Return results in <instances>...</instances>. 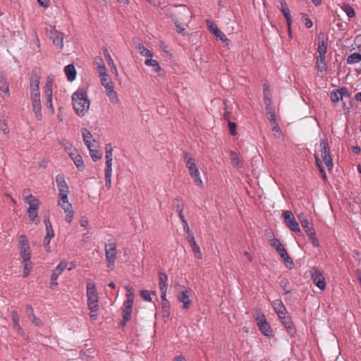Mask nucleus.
Wrapping results in <instances>:
<instances>
[{"mask_svg": "<svg viewBox=\"0 0 361 361\" xmlns=\"http://www.w3.org/2000/svg\"><path fill=\"white\" fill-rule=\"evenodd\" d=\"M73 109L79 116H83L89 110L90 102L85 90L78 89L72 95Z\"/></svg>", "mask_w": 361, "mask_h": 361, "instance_id": "1", "label": "nucleus"}, {"mask_svg": "<svg viewBox=\"0 0 361 361\" xmlns=\"http://www.w3.org/2000/svg\"><path fill=\"white\" fill-rule=\"evenodd\" d=\"M269 244L276 250L281 259H283L286 266L291 269L293 267V262L288 255L287 250L284 248L279 239L276 238H271L269 240Z\"/></svg>", "mask_w": 361, "mask_h": 361, "instance_id": "2", "label": "nucleus"}, {"mask_svg": "<svg viewBox=\"0 0 361 361\" xmlns=\"http://www.w3.org/2000/svg\"><path fill=\"white\" fill-rule=\"evenodd\" d=\"M181 8L177 13H173L171 15V18L172 20L174 22L177 31L180 33L183 32L185 29L183 27V23L185 22V20L188 18L191 13L188 7L185 6H179Z\"/></svg>", "mask_w": 361, "mask_h": 361, "instance_id": "3", "label": "nucleus"}, {"mask_svg": "<svg viewBox=\"0 0 361 361\" xmlns=\"http://www.w3.org/2000/svg\"><path fill=\"white\" fill-rule=\"evenodd\" d=\"M98 294L96 288V284L91 279L87 281V299L88 309H91L92 312L96 310L98 305Z\"/></svg>", "mask_w": 361, "mask_h": 361, "instance_id": "4", "label": "nucleus"}, {"mask_svg": "<svg viewBox=\"0 0 361 361\" xmlns=\"http://www.w3.org/2000/svg\"><path fill=\"white\" fill-rule=\"evenodd\" d=\"M320 152L323 161L324 162L327 169L331 171L333 169L332 158L330 155V147L328 143V140L326 139L320 140Z\"/></svg>", "mask_w": 361, "mask_h": 361, "instance_id": "5", "label": "nucleus"}, {"mask_svg": "<svg viewBox=\"0 0 361 361\" xmlns=\"http://www.w3.org/2000/svg\"><path fill=\"white\" fill-rule=\"evenodd\" d=\"M105 256L107 267L112 271L114 269V264L116 259V244L115 243L105 245Z\"/></svg>", "mask_w": 361, "mask_h": 361, "instance_id": "6", "label": "nucleus"}, {"mask_svg": "<svg viewBox=\"0 0 361 361\" xmlns=\"http://www.w3.org/2000/svg\"><path fill=\"white\" fill-rule=\"evenodd\" d=\"M282 216L286 226L295 233H300L299 224L296 221L293 214L290 211H285L282 214Z\"/></svg>", "mask_w": 361, "mask_h": 361, "instance_id": "7", "label": "nucleus"}, {"mask_svg": "<svg viewBox=\"0 0 361 361\" xmlns=\"http://www.w3.org/2000/svg\"><path fill=\"white\" fill-rule=\"evenodd\" d=\"M44 94L45 97V105L49 109L51 114H54V109L52 104V81L48 79L46 82Z\"/></svg>", "mask_w": 361, "mask_h": 361, "instance_id": "8", "label": "nucleus"}, {"mask_svg": "<svg viewBox=\"0 0 361 361\" xmlns=\"http://www.w3.org/2000/svg\"><path fill=\"white\" fill-rule=\"evenodd\" d=\"M311 278L314 285L320 290H324L326 288V283L324 276L318 268H313L312 272L311 273Z\"/></svg>", "mask_w": 361, "mask_h": 361, "instance_id": "9", "label": "nucleus"}, {"mask_svg": "<svg viewBox=\"0 0 361 361\" xmlns=\"http://www.w3.org/2000/svg\"><path fill=\"white\" fill-rule=\"evenodd\" d=\"M206 24L208 27L209 30L212 34H214L216 38L219 39L222 42L225 43L226 45H228V39L215 24H214L209 19L206 20Z\"/></svg>", "mask_w": 361, "mask_h": 361, "instance_id": "10", "label": "nucleus"}, {"mask_svg": "<svg viewBox=\"0 0 361 361\" xmlns=\"http://www.w3.org/2000/svg\"><path fill=\"white\" fill-rule=\"evenodd\" d=\"M39 84V76L36 71H33L30 78V97L34 95H40Z\"/></svg>", "mask_w": 361, "mask_h": 361, "instance_id": "11", "label": "nucleus"}, {"mask_svg": "<svg viewBox=\"0 0 361 361\" xmlns=\"http://www.w3.org/2000/svg\"><path fill=\"white\" fill-rule=\"evenodd\" d=\"M32 111L37 121L42 119V105L40 101V95H34L30 97Z\"/></svg>", "mask_w": 361, "mask_h": 361, "instance_id": "12", "label": "nucleus"}, {"mask_svg": "<svg viewBox=\"0 0 361 361\" xmlns=\"http://www.w3.org/2000/svg\"><path fill=\"white\" fill-rule=\"evenodd\" d=\"M127 290V299L124 302V308L123 310V313H126V317L131 314L132 312V306L133 304V293L132 291V288L128 286L126 287Z\"/></svg>", "mask_w": 361, "mask_h": 361, "instance_id": "13", "label": "nucleus"}, {"mask_svg": "<svg viewBox=\"0 0 361 361\" xmlns=\"http://www.w3.org/2000/svg\"><path fill=\"white\" fill-rule=\"evenodd\" d=\"M49 37L55 46L60 49L63 47V34L62 32L53 29L50 30Z\"/></svg>", "mask_w": 361, "mask_h": 361, "instance_id": "14", "label": "nucleus"}, {"mask_svg": "<svg viewBox=\"0 0 361 361\" xmlns=\"http://www.w3.org/2000/svg\"><path fill=\"white\" fill-rule=\"evenodd\" d=\"M56 183L59 189V194H68L69 188L65 180L64 176L59 174L56 176Z\"/></svg>", "mask_w": 361, "mask_h": 361, "instance_id": "15", "label": "nucleus"}, {"mask_svg": "<svg viewBox=\"0 0 361 361\" xmlns=\"http://www.w3.org/2000/svg\"><path fill=\"white\" fill-rule=\"evenodd\" d=\"M69 157L73 160L75 166L80 171L85 170V166L82 157L78 153L77 149L73 150V152H70Z\"/></svg>", "mask_w": 361, "mask_h": 361, "instance_id": "16", "label": "nucleus"}, {"mask_svg": "<svg viewBox=\"0 0 361 361\" xmlns=\"http://www.w3.org/2000/svg\"><path fill=\"white\" fill-rule=\"evenodd\" d=\"M159 285L161 292V298H164L165 293L167 292L169 285L168 276L163 271H160L159 274Z\"/></svg>", "mask_w": 361, "mask_h": 361, "instance_id": "17", "label": "nucleus"}, {"mask_svg": "<svg viewBox=\"0 0 361 361\" xmlns=\"http://www.w3.org/2000/svg\"><path fill=\"white\" fill-rule=\"evenodd\" d=\"M178 300L183 303V308L188 310L191 305L192 301L190 299L188 290H183L178 293Z\"/></svg>", "mask_w": 361, "mask_h": 361, "instance_id": "18", "label": "nucleus"}, {"mask_svg": "<svg viewBox=\"0 0 361 361\" xmlns=\"http://www.w3.org/2000/svg\"><path fill=\"white\" fill-rule=\"evenodd\" d=\"M279 2L281 4V11L286 18V20L287 23V26L290 28V26L292 24V18H291L290 11L285 0H279Z\"/></svg>", "mask_w": 361, "mask_h": 361, "instance_id": "19", "label": "nucleus"}, {"mask_svg": "<svg viewBox=\"0 0 361 361\" xmlns=\"http://www.w3.org/2000/svg\"><path fill=\"white\" fill-rule=\"evenodd\" d=\"M82 135L83 141L88 149H90V146L95 145L96 140L92 138V133L87 128L82 129Z\"/></svg>", "mask_w": 361, "mask_h": 361, "instance_id": "20", "label": "nucleus"}, {"mask_svg": "<svg viewBox=\"0 0 361 361\" xmlns=\"http://www.w3.org/2000/svg\"><path fill=\"white\" fill-rule=\"evenodd\" d=\"M188 153L185 152V159H187L186 160V166L189 170V173L190 176H193L195 173H199L198 168L197 166V164H195L194 159L192 157H188Z\"/></svg>", "mask_w": 361, "mask_h": 361, "instance_id": "21", "label": "nucleus"}, {"mask_svg": "<svg viewBox=\"0 0 361 361\" xmlns=\"http://www.w3.org/2000/svg\"><path fill=\"white\" fill-rule=\"evenodd\" d=\"M145 64L147 66L154 67V71L157 73L159 75L161 76L164 74V71L160 67L157 60L152 59V58L147 59L145 61Z\"/></svg>", "mask_w": 361, "mask_h": 361, "instance_id": "22", "label": "nucleus"}, {"mask_svg": "<svg viewBox=\"0 0 361 361\" xmlns=\"http://www.w3.org/2000/svg\"><path fill=\"white\" fill-rule=\"evenodd\" d=\"M94 63L97 65L99 76H108L106 68L102 57H95Z\"/></svg>", "mask_w": 361, "mask_h": 361, "instance_id": "23", "label": "nucleus"}, {"mask_svg": "<svg viewBox=\"0 0 361 361\" xmlns=\"http://www.w3.org/2000/svg\"><path fill=\"white\" fill-rule=\"evenodd\" d=\"M67 264L64 262H61L52 271L51 275V280L54 281L57 280L59 276L65 270L66 268Z\"/></svg>", "mask_w": 361, "mask_h": 361, "instance_id": "24", "label": "nucleus"}, {"mask_svg": "<svg viewBox=\"0 0 361 361\" xmlns=\"http://www.w3.org/2000/svg\"><path fill=\"white\" fill-rule=\"evenodd\" d=\"M272 306L279 317L286 313V308L281 300H275Z\"/></svg>", "mask_w": 361, "mask_h": 361, "instance_id": "25", "label": "nucleus"}, {"mask_svg": "<svg viewBox=\"0 0 361 361\" xmlns=\"http://www.w3.org/2000/svg\"><path fill=\"white\" fill-rule=\"evenodd\" d=\"M64 72L67 76L68 81L72 82L76 78V70L73 64H68L65 66Z\"/></svg>", "mask_w": 361, "mask_h": 361, "instance_id": "26", "label": "nucleus"}, {"mask_svg": "<svg viewBox=\"0 0 361 361\" xmlns=\"http://www.w3.org/2000/svg\"><path fill=\"white\" fill-rule=\"evenodd\" d=\"M257 326L259 327V329L262 334H263L264 336L267 337H271L273 336V331L267 321H264V323L262 322L261 324H259Z\"/></svg>", "mask_w": 361, "mask_h": 361, "instance_id": "27", "label": "nucleus"}, {"mask_svg": "<svg viewBox=\"0 0 361 361\" xmlns=\"http://www.w3.org/2000/svg\"><path fill=\"white\" fill-rule=\"evenodd\" d=\"M188 241L192 250V252H194L195 257L199 259H202V255L199 245L197 244L195 240V238H190V239Z\"/></svg>", "mask_w": 361, "mask_h": 361, "instance_id": "28", "label": "nucleus"}, {"mask_svg": "<svg viewBox=\"0 0 361 361\" xmlns=\"http://www.w3.org/2000/svg\"><path fill=\"white\" fill-rule=\"evenodd\" d=\"M104 58L107 62V64L109 65V66L111 68V72L113 73H116V75H118L116 66L114 64V61L106 48H104Z\"/></svg>", "mask_w": 361, "mask_h": 361, "instance_id": "29", "label": "nucleus"}, {"mask_svg": "<svg viewBox=\"0 0 361 361\" xmlns=\"http://www.w3.org/2000/svg\"><path fill=\"white\" fill-rule=\"evenodd\" d=\"M281 321V322L284 324L286 328L288 329V331L290 334L295 333V330L293 329V322L289 317L286 316V314L281 315L279 317Z\"/></svg>", "mask_w": 361, "mask_h": 361, "instance_id": "30", "label": "nucleus"}, {"mask_svg": "<svg viewBox=\"0 0 361 361\" xmlns=\"http://www.w3.org/2000/svg\"><path fill=\"white\" fill-rule=\"evenodd\" d=\"M25 202L29 205L27 210H38L41 204L40 201L35 196Z\"/></svg>", "mask_w": 361, "mask_h": 361, "instance_id": "31", "label": "nucleus"}, {"mask_svg": "<svg viewBox=\"0 0 361 361\" xmlns=\"http://www.w3.org/2000/svg\"><path fill=\"white\" fill-rule=\"evenodd\" d=\"M325 59V56H318L317 57V66L319 72H323L326 70V63Z\"/></svg>", "mask_w": 361, "mask_h": 361, "instance_id": "32", "label": "nucleus"}, {"mask_svg": "<svg viewBox=\"0 0 361 361\" xmlns=\"http://www.w3.org/2000/svg\"><path fill=\"white\" fill-rule=\"evenodd\" d=\"M317 51L319 56H325L327 51V42L319 38Z\"/></svg>", "mask_w": 361, "mask_h": 361, "instance_id": "33", "label": "nucleus"}, {"mask_svg": "<svg viewBox=\"0 0 361 361\" xmlns=\"http://www.w3.org/2000/svg\"><path fill=\"white\" fill-rule=\"evenodd\" d=\"M136 49L139 51V53L142 56H146L148 58H152V56L154 55L152 51L146 49L145 47V46L141 43L137 44V45L136 46Z\"/></svg>", "mask_w": 361, "mask_h": 361, "instance_id": "34", "label": "nucleus"}, {"mask_svg": "<svg viewBox=\"0 0 361 361\" xmlns=\"http://www.w3.org/2000/svg\"><path fill=\"white\" fill-rule=\"evenodd\" d=\"M59 144L63 147L64 150L70 154V152H73L76 149L73 147V145L66 139H61L59 140Z\"/></svg>", "mask_w": 361, "mask_h": 361, "instance_id": "35", "label": "nucleus"}, {"mask_svg": "<svg viewBox=\"0 0 361 361\" xmlns=\"http://www.w3.org/2000/svg\"><path fill=\"white\" fill-rule=\"evenodd\" d=\"M27 216L30 221L37 225L40 222V219L38 216V210H27Z\"/></svg>", "mask_w": 361, "mask_h": 361, "instance_id": "36", "label": "nucleus"}, {"mask_svg": "<svg viewBox=\"0 0 361 361\" xmlns=\"http://www.w3.org/2000/svg\"><path fill=\"white\" fill-rule=\"evenodd\" d=\"M230 159H231L232 164H233V166L236 169H239L243 166V164L240 161L239 157L235 152L231 151L230 152Z\"/></svg>", "mask_w": 361, "mask_h": 361, "instance_id": "37", "label": "nucleus"}, {"mask_svg": "<svg viewBox=\"0 0 361 361\" xmlns=\"http://www.w3.org/2000/svg\"><path fill=\"white\" fill-rule=\"evenodd\" d=\"M46 227V237L47 238H52L54 236V232L52 228L51 224L49 219H45L44 221Z\"/></svg>", "mask_w": 361, "mask_h": 361, "instance_id": "38", "label": "nucleus"}, {"mask_svg": "<svg viewBox=\"0 0 361 361\" xmlns=\"http://www.w3.org/2000/svg\"><path fill=\"white\" fill-rule=\"evenodd\" d=\"M107 97L109 99V101L111 104H116L118 102V94L114 90V87L111 88L110 90L106 92Z\"/></svg>", "mask_w": 361, "mask_h": 361, "instance_id": "39", "label": "nucleus"}, {"mask_svg": "<svg viewBox=\"0 0 361 361\" xmlns=\"http://www.w3.org/2000/svg\"><path fill=\"white\" fill-rule=\"evenodd\" d=\"M101 83L104 87L106 92L114 87L113 82L108 76H99Z\"/></svg>", "mask_w": 361, "mask_h": 361, "instance_id": "40", "label": "nucleus"}, {"mask_svg": "<svg viewBox=\"0 0 361 361\" xmlns=\"http://www.w3.org/2000/svg\"><path fill=\"white\" fill-rule=\"evenodd\" d=\"M94 147L96 148V146L94 145L90 146V149H88L92 159L94 161H97L102 158V154L97 149H94Z\"/></svg>", "mask_w": 361, "mask_h": 361, "instance_id": "41", "label": "nucleus"}, {"mask_svg": "<svg viewBox=\"0 0 361 361\" xmlns=\"http://www.w3.org/2000/svg\"><path fill=\"white\" fill-rule=\"evenodd\" d=\"M265 109H266V111H267V118L269 121V122L275 123V121H276V113H275L274 106L265 107Z\"/></svg>", "mask_w": 361, "mask_h": 361, "instance_id": "42", "label": "nucleus"}, {"mask_svg": "<svg viewBox=\"0 0 361 361\" xmlns=\"http://www.w3.org/2000/svg\"><path fill=\"white\" fill-rule=\"evenodd\" d=\"M19 250L23 260L30 259L31 253L30 251V247H19Z\"/></svg>", "mask_w": 361, "mask_h": 361, "instance_id": "43", "label": "nucleus"}, {"mask_svg": "<svg viewBox=\"0 0 361 361\" xmlns=\"http://www.w3.org/2000/svg\"><path fill=\"white\" fill-rule=\"evenodd\" d=\"M361 61V54L359 53H353L347 58L348 64L357 63Z\"/></svg>", "mask_w": 361, "mask_h": 361, "instance_id": "44", "label": "nucleus"}, {"mask_svg": "<svg viewBox=\"0 0 361 361\" xmlns=\"http://www.w3.org/2000/svg\"><path fill=\"white\" fill-rule=\"evenodd\" d=\"M105 169L112 170L113 154L110 151L105 152Z\"/></svg>", "mask_w": 361, "mask_h": 361, "instance_id": "45", "label": "nucleus"}, {"mask_svg": "<svg viewBox=\"0 0 361 361\" xmlns=\"http://www.w3.org/2000/svg\"><path fill=\"white\" fill-rule=\"evenodd\" d=\"M112 170L104 169L105 185L107 190L111 188Z\"/></svg>", "mask_w": 361, "mask_h": 361, "instance_id": "46", "label": "nucleus"}, {"mask_svg": "<svg viewBox=\"0 0 361 361\" xmlns=\"http://www.w3.org/2000/svg\"><path fill=\"white\" fill-rule=\"evenodd\" d=\"M23 262H24L23 276V277H27V276L29 275L32 269V263L30 261V259L23 260Z\"/></svg>", "mask_w": 361, "mask_h": 361, "instance_id": "47", "label": "nucleus"}, {"mask_svg": "<svg viewBox=\"0 0 361 361\" xmlns=\"http://www.w3.org/2000/svg\"><path fill=\"white\" fill-rule=\"evenodd\" d=\"M300 224L306 233H308L314 230V228L311 226V224L307 219V218L301 219Z\"/></svg>", "mask_w": 361, "mask_h": 361, "instance_id": "48", "label": "nucleus"}, {"mask_svg": "<svg viewBox=\"0 0 361 361\" xmlns=\"http://www.w3.org/2000/svg\"><path fill=\"white\" fill-rule=\"evenodd\" d=\"M342 8L348 16V18H351L355 16L354 9L348 4H343Z\"/></svg>", "mask_w": 361, "mask_h": 361, "instance_id": "49", "label": "nucleus"}, {"mask_svg": "<svg viewBox=\"0 0 361 361\" xmlns=\"http://www.w3.org/2000/svg\"><path fill=\"white\" fill-rule=\"evenodd\" d=\"M161 298V301H162L161 305H162L163 312L169 315V310H170V302L166 299V293H165L164 298Z\"/></svg>", "mask_w": 361, "mask_h": 361, "instance_id": "50", "label": "nucleus"}, {"mask_svg": "<svg viewBox=\"0 0 361 361\" xmlns=\"http://www.w3.org/2000/svg\"><path fill=\"white\" fill-rule=\"evenodd\" d=\"M279 284H280L281 287L282 288V289L283 290L285 294H288V293H290L291 290L288 288L289 281L287 279L282 278L279 282Z\"/></svg>", "mask_w": 361, "mask_h": 361, "instance_id": "51", "label": "nucleus"}, {"mask_svg": "<svg viewBox=\"0 0 361 361\" xmlns=\"http://www.w3.org/2000/svg\"><path fill=\"white\" fill-rule=\"evenodd\" d=\"M307 236H308V238L309 240L312 242V245L314 246V247H319V240L316 236V233H315V231H312L308 233H307Z\"/></svg>", "mask_w": 361, "mask_h": 361, "instance_id": "52", "label": "nucleus"}, {"mask_svg": "<svg viewBox=\"0 0 361 361\" xmlns=\"http://www.w3.org/2000/svg\"><path fill=\"white\" fill-rule=\"evenodd\" d=\"M330 97H331L332 102H334V103H337L339 101L342 100L341 95L340 92H338V90H334L331 92Z\"/></svg>", "mask_w": 361, "mask_h": 361, "instance_id": "53", "label": "nucleus"}, {"mask_svg": "<svg viewBox=\"0 0 361 361\" xmlns=\"http://www.w3.org/2000/svg\"><path fill=\"white\" fill-rule=\"evenodd\" d=\"M255 319L257 322V325L261 324L264 321H267L265 315L259 310L255 312Z\"/></svg>", "mask_w": 361, "mask_h": 361, "instance_id": "54", "label": "nucleus"}, {"mask_svg": "<svg viewBox=\"0 0 361 361\" xmlns=\"http://www.w3.org/2000/svg\"><path fill=\"white\" fill-rule=\"evenodd\" d=\"M0 90L2 91L7 97L10 96L8 84L3 79L0 80Z\"/></svg>", "mask_w": 361, "mask_h": 361, "instance_id": "55", "label": "nucleus"}, {"mask_svg": "<svg viewBox=\"0 0 361 361\" xmlns=\"http://www.w3.org/2000/svg\"><path fill=\"white\" fill-rule=\"evenodd\" d=\"M183 230L186 233V238L187 240H190V238H194V235L192 233V231L190 229V227L188 226V221L183 223Z\"/></svg>", "mask_w": 361, "mask_h": 361, "instance_id": "56", "label": "nucleus"}, {"mask_svg": "<svg viewBox=\"0 0 361 361\" xmlns=\"http://www.w3.org/2000/svg\"><path fill=\"white\" fill-rule=\"evenodd\" d=\"M141 298L147 302H152V299L151 297V292L147 290H143L140 292Z\"/></svg>", "mask_w": 361, "mask_h": 361, "instance_id": "57", "label": "nucleus"}, {"mask_svg": "<svg viewBox=\"0 0 361 361\" xmlns=\"http://www.w3.org/2000/svg\"><path fill=\"white\" fill-rule=\"evenodd\" d=\"M30 321H31L36 326H40L42 325V321L35 317V314H31V315L27 317Z\"/></svg>", "mask_w": 361, "mask_h": 361, "instance_id": "58", "label": "nucleus"}, {"mask_svg": "<svg viewBox=\"0 0 361 361\" xmlns=\"http://www.w3.org/2000/svg\"><path fill=\"white\" fill-rule=\"evenodd\" d=\"M190 176L193 179V181L195 183V185H197V186H200V187L203 186V181H202V178L200 177V172L197 173H195L193 176Z\"/></svg>", "mask_w": 361, "mask_h": 361, "instance_id": "59", "label": "nucleus"}, {"mask_svg": "<svg viewBox=\"0 0 361 361\" xmlns=\"http://www.w3.org/2000/svg\"><path fill=\"white\" fill-rule=\"evenodd\" d=\"M34 196L30 193V189H24L22 192V199L24 202H26L27 200L32 199Z\"/></svg>", "mask_w": 361, "mask_h": 361, "instance_id": "60", "label": "nucleus"}, {"mask_svg": "<svg viewBox=\"0 0 361 361\" xmlns=\"http://www.w3.org/2000/svg\"><path fill=\"white\" fill-rule=\"evenodd\" d=\"M173 204L176 212L183 210L184 209L183 204H181V198L180 197L175 198Z\"/></svg>", "mask_w": 361, "mask_h": 361, "instance_id": "61", "label": "nucleus"}, {"mask_svg": "<svg viewBox=\"0 0 361 361\" xmlns=\"http://www.w3.org/2000/svg\"><path fill=\"white\" fill-rule=\"evenodd\" d=\"M264 103L265 104V107L274 106L272 104L270 93L264 94Z\"/></svg>", "mask_w": 361, "mask_h": 361, "instance_id": "62", "label": "nucleus"}, {"mask_svg": "<svg viewBox=\"0 0 361 361\" xmlns=\"http://www.w3.org/2000/svg\"><path fill=\"white\" fill-rule=\"evenodd\" d=\"M19 247H30L28 240L25 235H20L19 236Z\"/></svg>", "mask_w": 361, "mask_h": 361, "instance_id": "63", "label": "nucleus"}, {"mask_svg": "<svg viewBox=\"0 0 361 361\" xmlns=\"http://www.w3.org/2000/svg\"><path fill=\"white\" fill-rule=\"evenodd\" d=\"M11 318L13 326L20 324V317L16 311H13L11 312Z\"/></svg>", "mask_w": 361, "mask_h": 361, "instance_id": "64", "label": "nucleus"}]
</instances>
